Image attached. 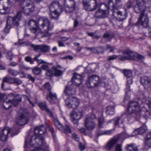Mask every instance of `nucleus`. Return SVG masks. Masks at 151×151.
Segmentation results:
<instances>
[{"instance_id": "f257e3e1", "label": "nucleus", "mask_w": 151, "mask_h": 151, "mask_svg": "<svg viewBox=\"0 0 151 151\" xmlns=\"http://www.w3.org/2000/svg\"><path fill=\"white\" fill-rule=\"evenodd\" d=\"M35 134L32 136H28L25 141L24 148H26L28 143L33 146L35 144L38 145H47L44 142L43 138L41 135L44 134L46 131L45 128L43 126L36 127L34 130Z\"/></svg>"}, {"instance_id": "f03ea898", "label": "nucleus", "mask_w": 151, "mask_h": 151, "mask_svg": "<svg viewBox=\"0 0 151 151\" xmlns=\"http://www.w3.org/2000/svg\"><path fill=\"white\" fill-rule=\"evenodd\" d=\"M29 28L32 32L35 34L37 32L39 29L38 25L41 29H43L46 32L51 30L54 27L53 25L48 19L46 17H41L39 19L38 23L35 20L30 19L28 23Z\"/></svg>"}, {"instance_id": "7ed1b4c3", "label": "nucleus", "mask_w": 151, "mask_h": 151, "mask_svg": "<svg viewBox=\"0 0 151 151\" xmlns=\"http://www.w3.org/2000/svg\"><path fill=\"white\" fill-rule=\"evenodd\" d=\"M127 113V117H136L139 116L141 108L138 102L135 101H129L128 104Z\"/></svg>"}, {"instance_id": "20e7f679", "label": "nucleus", "mask_w": 151, "mask_h": 151, "mask_svg": "<svg viewBox=\"0 0 151 151\" xmlns=\"http://www.w3.org/2000/svg\"><path fill=\"white\" fill-rule=\"evenodd\" d=\"M83 77L81 75L77 73H74L72 79V84L70 85L67 86L65 88V92L67 95H71L74 93V90L73 86H79L82 83Z\"/></svg>"}, {"instance_id": "39448f33", "label": "nucleus", "mask_w": 151, "mask_h": 151, "mask_svg": "<svg viewBox=\"0 0 151 151\" xmlns=\"http://www.w3.org/2000/svg\"><path fill=\"white\" fill-rule=\"evenodd\" d=\"M22 17L21 12H18L14 17H9L6 21V26L4 29V32L7 33L9 30L14 26H18Z\"/></svg>"}, {"instance_id": "423d86ee", "label": "nucleus", "mask_w": 151, "mask_h": 151, "mask_svg": "<svg viewBox=\"0 0 151 151\" xmlns=\"http://www.w3.org/2000/svg\"><path fill=\"white\" fill-rule=\"evenodd\" d=\"M151 5V0H146L145 2L144 0H137L134 9L137 13L144 12L147 8H149Z\"/></svg>"}, {"instance_id": "0eeeda50", "label": "nucleus", "mask_w": 151, "mask_h": 151, "mask_svg": "<svg viewBox=\"0 0 151 151\" xmlns=\"http://www.w3.org/2000/svg\"><path fill=\"white\" fill-rule=\"evenodd\" d=\"M49 8L51 12L50 17L52 19H57L63 10L58 2L52 3L49 6Z\"/></svg>"}, {"instance_id": "6e6552de", "label": "nucleus", "mask_w": 151, "mask_h": 151, "mask_svg": "<svg viewBox=\"0 0 151 151\" xmlns=\"http://www.w3.org/2000/svg\"><path fill=\"white\" fill-rule=\"evenodd\" d=\"M124 56L119 58V60L125 61L127 60H133L136 59H139L144 58L141 55L134 53L130 50H126L123 52Z\"/></svg>"}, {"instance_id": "1a4fd4ad", "label": "nucleus", "mask_w": 151, "mask_h": 151, "mask_svg": "<svg viewBox=\"0 0 151 151\" xmlns=\"http://www.w3.org/2000/svg\"><path fill=\"white\" fill-rule=\"evenodd\" d=\"M100 81V78L99 76L96 75H92L89 77L86 85L88 88H94L99 85Z\"/></svg>"}, {"instance_id": "9d476101", "label": "nucleus", "mask_w": 151, "mask_h": 151, "mask_svg": "<svg viewBox=\"0 0 151 151\" xmlns=\"http://www.w3.org/2000/svg\"><path fill=\"white\" fill-rule=\"evenodd\" d=\"M28 113L26 111L21 110L20 113H18V116L16 118V123L20 125H23L27 123Z\"/></svg>"}, {"instance_id": "9b49d317", "label": "nucleus", "mask_w": 151, "mask_h": 151, "mask_svg": "<svg viewBox=\"0 0 151 151\" xmlns=\"http://www.w3.org/2000/svg\"><path fill=\"white\" fill-rule=\"evenodd\" d=\"M65 105L69 108H76L79 104V101L77 98L70 96L65 100Z\"/></svg>"}, {"instance_id": "f8f14e48", "label": "nucleus", "mask_w": 151, "mask_h": 151, "mask_svg": "<svg viewBox=\"0 0 151 151\" xmlns=\"http://www.w3.org/2000/svg\"><path fill=\"white\" fill-rule=\"evenodd\" d=\"M136 24L142 26L145 28L148 27L149 25V18L147 14L144 12H141Z\"/></svg>"}, {"instance_id": "ddd939ff", "label": "nucleus", "mask_w": 151, "mask_h": 151, "mask_svg": "<svg viewBox=\"0 0 151 151\" xmlns=\"http://www.w3.org/2000/svg\"><path fill=\"white\" fill-rule=\"evenodd\" d=\"M64 5L67 12H72L76 9V2L74 0H64Z\"/></svg>"}, {"instance_id": "4468645a", "label": "nucleus", "mask_w": 151, "mask_h": 151, "mask_svg": "<svg viewBox=\"0 0 151 151\" xmlns=\"http://www.w3.org/2000/svg\"><path fill=\"white\" fill-rule=\"evenodd\" d=\"M31 47L33 50L37 52H46L49 51L50 49L49 46L45 45H31Z\"/></svg>"}, {"instance_id": "2eb2a0df", "label": "nucleus", "mask_w": 151, "mask_h": 151, "mask_svg": "<svg viewBox=\"0 0 151 151\" xmlns=\"http://www.w3.org/2000/svg\"><path fill=\"white\" fill-rule=\"evenodd\" d=\"M9 0H0V13L6 14L9 11Z\"/></svg>"}, {"instance_id": "dca6fc26", "label": "nucleus", "mask_w": 151, "mask_h": 151, "mask_svg": "<svg viewBox=\"0 0 151 151\" xmlns=\"http://www.w3.org/2000/svg\"><path fill=\"white\" fill-rule=\"evenodd\" d=\"M23 7L22 11L26 15H28L32 13L34 11L35 6L32 1H29Z\"/></svg>"}, {"instance_id": "f3484780", "label": "nucleus", "mask_w": 151, "mask_h": 151, "mask_svg": "<svg viewBox=\"0 0 151 151\" xmlns=\"http://www.w3.org/2000/svg\"><path fill=\"white\" fill-rule=\"evenodd\" d=\"M121 136L120 134L114 136L109 141L106 145L105 148L107 150L112 149L114 145L120 138Z\"/></svg>"}, {"instance_id": "a211bd4d", "label": "nucleus", "mask_w": 151, "mask_h": 151, "mask_svg": "<svg viewBox=\"0 0 151 151\" xmlns=\"http://www.w3.org/2000/svg\"><path fill=\"white\" fill-rule=\"evenodd\" d=\"M98 6V3L96 0H93L83 6L84 9L88 11H93L95 10Z\"/></svg>"}, {"instance_id": "6ab92c4d", "label": "nucleus", "mask_w": 151, "mask_h": 151, "mask_svg": "<svg viewBox=\"0 0 151 151\" xmlns=\"http://www.w3.org/2000/svg\"><path fill=\"white\" fill-rule=\"evenodd\" d=\"M96 125L93 119L90 118H86L85 121V126L87 129L93 130L95 128Z\"/></svg>"}, {"instance_id": "aec40b11", "label": "nucleus", "mask_w": 151, "mask_h": 151, "mask_svg": "<svg viewBox=\"0 0 151 151\" xmlns=\"http://www.w3.org/2000/svg\"><path fill=\"white\" fill-rule=\"evenodd\" d=\"M47 99L51 104H54L58 101L56 93L51 91H50L47 95Z\"/></svg>"}, {"instance_id": "412c9836", "label": "nucleus", "mask_w": 151, "mask_h": 151, "mask_svg": "<svg viewBox=\"0 0 151 151\" xmlns=\"http://www.w3.org/2000/svg\"><path fill=\"white\" fill-rule=\"evenodd\" d=\"M70 117L73 123L74 124H77L78 121L81 118V115L80 112H77L73 111L70 113Z\"/></svg>"}, {"instance_id": "4be33fe9", "label": "nucleus", "mask_w": 151, "mask_h": 151, "mask_svg": "<svg viewBox=\"0 0 151 151\" xmlns=\"http://www.w3.org/2000/svg\"><path fill=\"white\" fill-rule=\"evenodd\" d=\"M38 105L40 108L42 110L45 111L50 116L53 117V113L48 108L45 102H40Z\"/></svg>"}, {"instance_id": "5701e85b", "label": "nucleus", "mask_w": 151, "mask_h": 151, "mask_svg": "<svg viewBox=\"0 0 151 151\" xmlns=\"http://www.w3.org/2000/svg\"><path fill=\"white\" fill-rule=\"evenodd\" d=\"M116 9H113L114 13H116L118 15L116 19V23L117 24L119 21H122L127 17L125 13H122V12L119 11H116Z\"/></svg>"}, {"instance_id": "b1692460", "label": "nucleus", "mask_w": 151, "mask_h": 151, "mask_svg": "<svg viewBox=\"0 0 151 151\" xmlns=\"http://www.w3.org/2000/svg\"><path fill=\"white\" fill-rule=\"evenodd\" d=\"M123 73L127 79V83L128 84H132V72L129 70H123Z\"/></svg>"}, {"instance_id": "393cba45", "label": "nucleus", "mask_w": 151, "mask_h": 151, "mask_svg": "<svg viewBox=\"0 0 151 151\" xmlns=\"http://www.w3.org/2000/svg\"><path fill=\"white\" fill-rule=\"evenodd\" d=\"M10 129L8 127H6L2 131V134L1 136V139L2 141H6L8 138V135Z\"/></svg>"}, {"instance_id": "a878e982", "label": "nucleus", "mask_w": 151, "mask_h": 151, "mask_svg": "<svg viewBox=\"0 0 151 151\" xmlns=\"http://www.w3.org/2000/svg\"><path fill=\"white\" fill-rule=\"evenodd\" d=\"M141 82L145 87L147 88L150 86V84L151 83V79L150 78L144 76L141 78Z\"/></svg>"}, {"instance_id": "bb28decb", "label": "nucleus", "mask_w": 151, "mask_h": 151, "mask_svg": "<svg viewBox=\"0 0 151 151\" xmlns=\"http://www.w3.org/2000/svg\"><path fill=\"white\" fill-rule=\"evenodd\" d=\"M109 3H112V6L113 9H117L121 8L122 6L121 0H110Z\"/></svg>"}, {"instance_id": "cd10ccee", "label": "nucleus", "mask_w": 151, "mask_h": 151, "mask_svg": "<svg viewBox=\"0 0 151 151\" xmlns=\"http://www.w3.org/2000/svg\"><path fill=\"white\" fill-rule=\"evenodd\" d=\"M52 69L55 72V75L56 76H60L63 74L64 71V68L58 65L57 66H54Z\"/></svg>"}, {"instance_id": "c85d7f7f", "label": "nucleus", "mask_w": 151, "mask_h": 151, "mask_svg": "<svg viewBox=\"0 0 151 151\" xmlns=\"http://www.w3.org/2000/svg\"><path fill=\"white\" fill-rule=\"evenodd\" d=\"M107 16L106 11L99 9L95 14V17L98 19L104 18Z\"/></svg>"}, {"instance_id": "c756f323", "label": "nucleus", "mask_w": 151, "mask_h": 151, "mask_svg": "<svg viewBox=\"0 0 151 151\" xmlns=\"http://www.w3.org/2000/svg\"><path fill=\"white\" fill-rule=\"evenodd\" d=\"M40 146L38 147L35 146L36 147L35 149L33 150H31L30 151H49L48 148L49 147L48 145L44 146L43 145H40ZM24 151H27L24 150Z\"/></svg>"}, {"instance_id": "7c9ffc66", "label": "nucleus", "mask_w": 151, "mask_h": 151, "mask_svg": "<svg viewBox=\"0 0 151 151\" xmlns=\"http://www.w3.org/2000/svg\"><path fill=\"white\" fill-rule=\"evenodd\" d=\"M106 113L108 115H113L115 113L114 106L112 105L108 106L106 108Z\"/></svg>"}, {"instance_id": "2f4dec72", "label": "nucleus", "mask_w": 151, "mask_h": 151, "mask_svg": "<svg viewBox=\"0 0 151 151\" xmlns=\"http://www.w3.org/2000/svg\"><path fill=\"white\" fill-rule=\"evenodd\" d=\"M126 151H138L137 147L134 146L133 144L127 145L126 148Z\"/></svg>"}, {"instance_id": "473e14b6", "label": "nucleus", "mask_w": 151, "mask_h": 151, "mask_svg": "<svg viewBox=\"0 0 151 151\" xmlns=\"http://www.w3.org/2000/svg\"><path fill=\"white\" fill-rule=\"evenodd\" d=\"M147 128L145 125H144L140 128L136 129L134 132L135 134H142L144 133L147 130Z\"/></svg>"}, {"instance_id": "72a5a7b5", "label": "nucleus", "mask_w": 151, "mask_h": 151, "mask_svg": "<svg viewBox=\"0 0 151 151\" xmlns=\"http://www.w3.org/2000/svg\"><path fill=\"white\" fill-rule=\"evenodd\" d=\"M146 142L149 147H151V132H149L145 138Z\"/></svg>"}, {"instance_id": "f704fd0d", "label": "nucleus", "mask_w": 151, "mask_h": 151, "mask_svg": "<svg viewBox=\"0 0 151 151\" xmlns=\"http://www.w3.org/2000/svg\"><path fill=\"white\" fill-rule=\"evenodd\" d=\"M7 71L9 74L13 76H16L19 73L17 70L12 68L9 69Z\"/></svg>"}, {"instance_id": "c9c22d12", "label": "nucleus", "mask_w": 151, "mask_h": 151, "mask_svg": "<svg viewBox=\"0 0 151 151\" xmlns=\"http://www.w3.org/2000/svg\"><path fill=\"white\" fill-rule=\"evenodd\" d=\"M54 123L55 127L61 131L63 130V126L60 121L57 119H55L54 120Z\"/></svg>"}, {"instance_id": "e433bc0d", "label": "nucleus", "mask_w": 151, "mask_h": 151, "mask_svg": "<svg viewBox=\"0 0 151 151\" xmlns=\"http://www.w3.org/2000/svg\"><path fill=\"white\" fill-rule=\"evenodd\" d=\"M22 99L19 96H16L15 98L12 102V104H13L14 106L18 105L19 103L21 101Z\"/></svg>"}, {"instance_id": "4c0bfd02", "label": "nucleus", "mask_w": 151, "mask_h": 151, "mask_svg": "<svg viewBox=\"0 0 151 151\" xmlns=\"http://www.w3.org/2000/svg\"><path fill=\"white\" fill-rule=\"evenodd\" d=\"M113 131V129L101 131L99 132L98 134L99 135H109L112 134V131Z\"/></svg>"}, {"instance_id": "58836bf2", "label": "nucleus", "mask_w": 151, "mask_h": 151, "mask_svg": "<svg viewBox=\"0 0 151 151\" xmlns=\"http://www.w3.org/2000/svg\"><path fill=\"white\" fill-rule=\"evenodd\" d=\"M13 77L6 76L3 79V83H7L9 84H12Z\"/></svg>"}, {"instance_id": "ea45409f", "label": "nucleus", "mask_w": 151, "mask_h": 151, "mask_svg": "<svg viewBox=\"0 0 151 151\" xmlns=\"http://www.w3.org/2000/svg\"><path fill=\"white\" fill-rule=\"evenodd\" d=\"M15 97L16 96H14L12 94H10L7 96L5 99L12 104V102L15 99Z\"/></svg>"}, {"instance_id": "a19ab883", "label": "nucleus", "mask_w": 151, "mask_h": 151, "mask_svg": "<svg viewBox=\"0 0 151 151\" xmlns=\"http://www.w3.org/2000/svg\"><path fill=\"white\" fill-rule=\"evenodd\" d=\"M63 130H61V131L62 132H68L71 133V129L69 127L68 125H65L64 127H63Z\"/></svg>"}, {"instance_id": "79ce46f5", "label": "nucleus", "mask_w": 151, "mask_h": 151, "mask_svg": "<svg viewBox=\"0 0 151 151\" xmlns=\"http://www.w3.org/2000/svg\"><path fill=\"white\" fill-rule=\"evenodd\" d=\"M136 2L134 0H131L129 1L126 4L127 7L128 8H130L134 6Z\"/></svg>"}, {"instance_id": "37998d69", "label": "nucleus", "mask_w": 151, "mask_h": 151, "mask_svg": "<svg viewBox=\"0 0 151 151\" xmlns=\"http://www.w3.org/2000/svg\"><path fill=\"white\" fill-rule=\"evenodd\" d=\"M32 72L36 75H39L41 72V68L35 67L33 69Z\"/></svg>"}, {"instance_id": "c03bdc74", "label": "nucleus", "mask_w": 151, "mask_h": 151, "mask_svg": "<svg viewBox=\"0 0 151 151\" xmlns=\"http://www.w3.org/2000/svg\"><path fill=\"white\" fill-rule=\"evenodd\" d=\"M11 104H12L10 102L5 99L3 102V106L4 108L6 109L9 108Z\"/></svg>"}, {"instance_id": "a18cd8bd", "label": "nucleus", "mask_w": 151, "mask_h": 151, "mask_svg": "<svg viewBox=\"0 0 151 151\" xmlns=\"http://www.w3.org/2000/svg\"><path fill=\"white\" fill-rule=\"evenodd\" d=\"M22 81L19 79L17 78H13L12 84H17L18 85L21 84Z\"/></svg>"}, {"instance_id": "49530a36", "label": "nucleus", "mask_w": 151, "mask_h": 151, "mask_svg": "<svg viewBox=\"0 0 151 151\" xmlns=\"http://www.w3.org/2000/svg\"><path fill=\"white\" fill-rule=\"evenodd\" d=\"M130 84H128L127 82V84L126 85V88L125 89V91L126 95H129L130 94L131 89L130 88Z\"/></svg>"}, {"instance_id": "de8ad7c7", "label": "nucleus", "mask_w": 151, "mask_h": 151, "mask_svg": "<svg viewBox=\"0 0 151 151\" xmlns=\"http://www.w3.org/2000/svg\"><path fill=\"white\" fill-rule=\"evenodd\" d=\"M106 50H109V52L114 53L115 50V47H114L111 46L110 45H107L106 46Z\"/></svg>"}, {"instance_id": "09e8293b", "label": "nucleus", "mask_w": 151, "mask_h": 151, "mask_svg": "<svg viewBox=\"0 0 151 151\" xmlns=\"http://www.w3.org/2000/svg\"><path fill=\"white\" fill-rule=\"evenodd\" d=\"M13 56V55L11 52H8L6 54V58L10 61L12 60Z\"/></svg>"}, {"instance_id": "8fccbe9b", "label": "nucleus", "mask_w": 151, "mask_h": 151, "mask_svg": "<svg viewBox=\"0 0 151 151\" xmlns=\"http://www.w3.org/2000/svg\"><path fill=\"white\" fill-rule=\"evenodd\" d=\"M122 144H117L115 147V151H122Z\"/></svg>"}, {"instance_id": "3c124183", "label": "nucleus", "mask_w": 151, "mask_h": 151, "mask_svg": "<svg viewBox=\"0 0 151 151\" xmlns=\"http://www.w3.org/2000/svg\"><path fill=\"white\" fill-rule=\"evenodd\" d=\"M45 88L49 91H51V87L50 84L48 83H46L44 85Z\"/></svg>"}, {"instance_id": "603ef678", "label": "nucleus", "mask_w": 151, "mask_h": 151, "mask_svg": "<svg viewBox=\"0 0 151 151\" xmlns=\"http://www.w3.org/2000/svg\"><path fill=\"white\" fill-rule=\"evenodd\" d=\"M119 56V55H111L109 57V58L107 59V60L108 61H110L112 60H114L116 59Z\"/></svg>"}, {"instance_id": "864d4df0", "label": "nucleus", "mask_w": 151, "mask_h": 151, "mask_svg": "<svg viewBox=\"0 0 151 151\" xmlns=\"http://www.w3.org/2000/svg\"><path fill=\"white\" fill-rule=\"evenodd\" d=\"M72 138L76 141H78L79 140V138L78 135L75 133H73L72 134Z\"/></svg>"}, {"instance_id": "5fc2aeb1", "label": "nucleus", "mask_w": 151, "mask_h": 151, "mask_svg": "<svg viewBox=\"0 0 151 151\" xmlns=\"http://www.w3.org/2000/svg\"><path fill=\"white\" fill-rule=\"evenodd\" d=\"M98 121L99 124V128H101L103 124V121L102 119L101 118H99L98 119Z\"/></svg>"}, {"instance_id": "6e6d98bb", "label": "nucleus", "mask_w": 151, "mask_h": 151, "mask_svg": "<svg viewBox=\"0 0 151 151\" xmlns=\"http://www.w3.org/2000/svg\"><path fill=\"white\" fill-rule=\"evenodd\" d=\"M98 53H102L104 51V48L102 47H97Z\"/></svg>"}, {"instance_id": "4d7b16f0", "label": "nucleus", "mask_w": 151, "mask_h": 151, "mask_svg": "<svg viewBox=\"0 0 151 151\" xmlns=\"http://www.w3.org/2000/svg\"><path fill=\"white\" fill-rule=\"evenodd\" d=\"M46 74L48 76L51 77L53 75V72L51 70L48 69L47 70Z\"/></svg>"}, {"instance_id": "13d9d810", "label": "nucleus", "mask_w": 151, "mask_h": 151, "mask_svg": "<svg viewBox=\"0 0 151 151\" xmlns=\"http://www.w3.org/2000/svg\"><path fill=\"white\" fill-rule=\"evenodd\" d=\"M79 148L81 151H83L85 149L84 145H83L81 142L79 143Z\"/></svg>"}, {"instance_id": "bf43d9fd", "label": "nucleus", "mask_w": 151, "mask_h": 151, "mask_svg": "<svg viewBox=\"0 0 151 151\" xmlns=\"http://www.w3.org/2000/svg\"><path fill=\"white\" fill-rule=\"evenodd\" d=\"M27 77L30 80L34 82L35 81V78L34 77H32L31 75L30 74L28 75Z\"/></svg>"}, {"instance_id": "052dcab7", "label": "nucleus", "mask_w": 151, "mask_h": 151, "mask_svg": "<svg viewBox=\"0 0 151 151\" xmlns=\"http://www.w3.org/2000/svg\"><path fill=\"white\" fill-rule=\"evenodd\" d=\"M26 99L29 101V103L32 105V107L35 106V104L34 103L32 102L30 100V99L27 96H26Z\"/></svg>"}, {"instance_id": "680f3d73", "label": "nucleus", "mask_w": 151, "mask_h": 151, "mask_svg": "<svg viewBox=\"0 0 151 151\" xmlns=\"http://www.w3.org/2000/svg\"><path fill=\"white\" fill-rule=\"evenodd\" d=\"M146 103L148 106V107L151 109V99L146 101Z\"/></svg>"}, {"instance_id": "e2e57ef3", "label": "nucleus", "mask_w": 151, "mask_h": 151, "mask_svg": "<svg viewBox=\"0 0 151 151\" xmlns=\"http://www.w3.org/2000/svg\"><path fill=\"white\" fill-rule=\"evenodd\" d=\"M41 68L47 71L49 69L48 66L46 65H42Z\"/></svg>"}, {"instance_id": "0e129e2a", "label": "nucleus", "mask_w": 151, "mask_h": 151, "mask_svg": "<svg viewBox=\"0 0 151 151\" xmlns=\"http://www.w3.org/2000/svg\"><path fill=\"white\" fill-rule=\"evenodd\" d=\"M49 130L51 132L53 135L54 136L55 135V132L53 128L52 127L49 126Z\"/></svg>"}, {"instance_id": "69168bd1", "label": "nucleus", "mask_w": 151, "mask_h": 151, "mask_svg": "<svg viewBox=\"0 0 151 151\" xmlns=\"http://www.w3.org/2000/svg\"><path fill=\"white\" fill-rule=\"evenodd\" d=\"M97 49V47L92 48L91 51L95 53H98V52Z\"/></svg>"}, {"instance_id": "338daca9", "label": "nucleus", "mask_w": 151, "mask_h": 151, "mask_svg": "<svg viewBox=\"0 0 151 151\" xmlns=\"http://www.w3.org/2000/svg\"><path fill=\"white\" fill-rule=\"evenodd\" d=\"M31 59V58L29 56L26 57L25 58V60L28 62H29Z\"/></svg>"}, {"instance_id": "774afa93", "label": "nucleus", "mask_w": 151, "mask_h": 151, "mask_svg": "<svg viewBox=\"0 0 151 151\" xmlns=\"http://www.w3.org/2000/svg\"><path fill=\"white\" fill-rule=\"evenodd\" d=\"M17 63L15 62H12L10 63V65L12 67H14L17 66Z\"/></svg>"}]
</instances>
